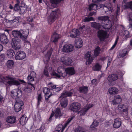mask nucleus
<instances>
[{
	"mask_svg": "<svg viewBox=\"0 0 132 132\" xmlns=\"http://www.w3.org/2000/svg\"><path fill=\"white\" fill-rule=\"evenodd\" d=\"M79 91L81 93H87L88 92V87L85 86L81 87L79 88Z\"/></svg>",
	"mask_w": 132,
	"mask_h": 132,
	"instance_id": "obj_37",
	"label": "nucleus"
},
{
	"mask_svg": "<svg viewBox=\"0 0 132 132\" xmlns=\"http://www.w3.org/2000/svg\"><path fill=\"white\" fill-rule=\"evenodd\" d=\"M98 7L96 4L92 3L89 5L88 10L89 11L92 10L96 11Z\"/></svg>",
	"mask_w": 132,
	"mask_h": 132,
	"instance_id": "obj_39",
	"label": "nucleus"
},
{
	"mask_svg": "<svg viewBox=\"0 0 132 132\" xmlns=\"http://www.w3.org/2000/svg\"><path fill=\"white\" fill-rule=\"evenodd\" d=\"M93 106V104H90L87 105L84 108L82 109L79 112L80 113V116H81L84 115L87 111Z\"/></svg>",
	"mask_w": 132,
	"mask_h": 132,
	"instance_id": "obj_18",
	"label": "nucleus"
},
{
	"mask_svg": "<svg viewBox=\"0 0 132 132\" xmlns=\"http://www.w3.org/2000/svg\"><path fill=\"white\" fill-rule=\"evenodd\" d=\"M20 18V17H15L13 20H10L9 21L11 22V23H14V22H16V23H18L19 22V20Z\"/></svg>",
	"mask_w": 132,
	"mask_h": 132,
	"instance_id": "obj_52",
	"label": "nucleus"
},
{
	"mask_svg": "<svg viewBox=\"0 0 132 132\" xmlns=\"http://www.w3.org/2000/svg\"><path fill=\"white\" fill-rule=\"evenodd\" d=\"M120 7H118V6L117 10L115 13V15H116V18H117L120 12Z\"/></svg>",
	"mask_w": 132,
	"mask_h": 132,
	"instance_id": "obj_60",
	"label": "nucleus"
},
{
	"mask_svg": "<svg viewBox=\"0 0 132 132\" xmlns=\"http://www.w3.org/2000/svg\"><path fill=\"white\" fill-rule=\"evenodd\" d=\"M124 6L126 8H130L132 11V1L127 2H125Z\"/></svg>",
	"mask_w": 132,
	"mask_h": 132,
	"instance_id": "obj_40",
	"label": "nucleus"
},
{
	"mask_svg": "<svg viewBox=\"0 0 132 132\" xmlns=\"http://www.w3.org/2000/svg\"><path fill=\"white\" fill-rule=\"evenodd\" d=\"M60 36V35L57 34L56 32H54L51 36V40L52 42L55 43L57 42Z\"/></svg>",
	"mask_w": 132,
	"mask_h": 132,
	"instance_id": "obj_13",
	"label": "nucleus"
},
{
	"mask_svg": "<svg viewBox=\"0 0 132 132\" xmlns=\"http://www.w3.org/2000/svg\"><path fill=\"white\" fill-rule=\"evenodd\" d=\"M98 7L97 9H100V8L103 7V9L104 7H105V5L103 4H99L97 5Z\"/></svg>",
	"mask_w": 132,
	"mask_h": 132,
	"instance_id": "obj_63",
	"label": "nucleus"
},
{
	"mask_svg": "<svg viewBox=\"0 0 132 132\" xmlns=\"http://www.w3.org/2000/svg\"><path fill=\"white\" fill-rule=\"evenodd\" d=\"M13 78L9 76L3 77L2 75L0 74V82H2L4 79L6 80L8 79L11 80Z\"/></svg>",
	"mask_w": 132,
	"mask_h": 132,
	"instance_id": "obj_43",
	"label": "nucleus"
},
{
	"mask_svg": "<svg viewBox=\"0 0 132 132\" xmlns=\"http://www.w3.org/2000/svg\"><path fill=\"white\" fill-rule=\"evenodd\" d=\"M111 21L108 20L106 22H105L104 24H103L102 25L103 28L105 29H109L111 27Z\"/></svg>",
	"mask_w": 132,
	"mask_h": 132,
	"instance_id": "obj_33",
	"label": "nucleus"
},
{
	"mask_svg": "<svg viewBox=\"0 0 132 132\" xmlns=\"http://www.w3.org/2000/svg\"><path fill=\"white\" fill-rule=\"evenodd\" d=\"M65 127L64 126H63L62 124H59L58 127L56 128V131H57L59 132H63Z\"/></svg>",
	"mask_w": 132,
	"mask_h": 132,
	"instance_id": "obj_44",
	"label": "nucleus"
},
{
	"mask_svg": "<svg viewBox=\"0 0 132 132\" xmlns=\"http://www.w3.org/2000/svg\"><path fill=\"white\" fill-rule=\"evenodd\" d=\"M20 84V83L18 81L16 80L15 79L13 78L11 80L7 81L6 85L7 86H11L13 85L18 86Z\"/></svg>",
	"mask_w": 132,
	"mask_h": 132,
	"instance_id": "obj_16",
	"label": "nucleus"
},
{
	"mask_svg": "<svg viewBox=\"0 0 132 132\" xmlns=\"http://www.w3.org/2000/svg\"><path fill=\"white\" fill-rule=\"evenodd\" d=\"M6 121L9 123L14 124L16 122V117L12 116L7 117L6 119Z\"/></svg>",
	"mask_w": 132,
	"mask_h": 132,
	"instance_id": "obj_27",
	"label": "nucleus"
},
{
	"mask_svg": "<svg viewBox=\"0 0 132 132\" xmlns=\"http://www.w3.org/2000/svg\"><path fill=\"white\" fill-rule=\"evenodd\" d=\"M0 40L2 43L6 44L8 42V39L6 35L3 33L0 35Z\"/></svg>",
	"mask_w": 132,
	"mask_h": 132,
	"instance_id": "obj_20",
	"label": "nucleus"
},
{
	"mask_svg": "<svg viewBox=\"0 0 132 132\" xmlns=\"http://www.w3.org/2000/svg\"><path fill=\"white\" fill-rule=\"evenodd\" d=\"M27 80L28 82H30L34 80V77L31 75H29L27 77Z\"/></svg>",
	"mask_w": 132,
	"mask_h": 132,
	"instance_id": "obj_59",
	"label": "nucleus"
},
{
	"mask_svg": "<svg viewBox=\"0 0 132 132\" xmlns=\"http://www.w3.org/2000/svg\"><path fill=\"white\" fill-rule=\"evenodd\" d=\"M65 71L67 73L68 76L74 75L75 73V71L73 67H68L65 69Z\"/></svg>",
	"mask_w": 132,
	"mask_h": 132,
	"instance_id": "obj_29",
	"label": "nucleus"
},
{
	"mask_svg": "<svg viewBox=\"0 0 132 132\" xmlns=\"http://www.w3.org/2000/svg\"><path fill=\"white\" fill-rule=\"evenodd\" d=\"M11 96L15 98H19L22 95L21 90L18 89L13 90L11 91Z\"/></svg>",
	"mask_w": 132,
	"mask_h": 132,
	"instance_id": "obj_9",
	"label": "nucleus"
},
{
	"mask_svg": "<svg viewBox=\"0 0 132 132\" xmlns=\"http://www.w3.org/2000/svg\"><path fill=\"white\" fill-rule=\"evenodd\" d=\"M52 7H55L57 6V4L60 2V0H50V1Z\"/></svg>",
	"mask_w": 132,
	"mask_h": 132,
	"instance_id": "obj_38",
	"label": "nucleus"
},
{
	"mask_svg": "<svg viewBox=\"0 0 132 132\" xmlns=\"http://www.w3.org/2000/svg\"><path fill=\"white\" fill-rule=\"evenodd\" d=\"M81 106V105L79 103L74 102L70 105L69 109L73 112H77L80 110Z\"/></svg>",
	"mask_w": 132,
	"mask_h": 132,
	"instance_id": "obj_6",
	"label": "nucleus"
},
{
	"mask_svg": "<svg viewBox=\"0 0 132 132\" xmlns=\"http://www.w3.org/2000/svg\"><path fill=\"white\" fill-rule=\"evenodd\" d=\"M97 19L102 25L103 24H104L105 22H106L107 21H108L109 19V17L106 16H98Z\"/></svg>",
	"mask_w": 132,
	"mask_h": 132,
	"instance_id": "obj_24",
	"label": "nucleus"
},
{
	"mask_svg": "<svg viewBox=\"0 0 132 132\" xmlns=\"http://www.w3.org/2000/svg\"><path fill=\"white\" fill-rule=\"evenodd\" d=\"M20 7L19 6V4L16 3L15 4V6L14 7V10L16 11H18L20 10Z\"/></svg>",
	"mask_w": 132,
	"mask_h": 132,
	"instance_id": "obj_56",
	"label": "nucleus"
},
{
	"mask_svg": "<svg viewBox=\"0 0 132 132\" xmlns=\"http://www.w3.org/2000/svg\"><path fill=\"white\" fill-rule=\"evenodd\" d=\"M79 31L78 29H74L71 32L70 36L72 38H75L79 36Z\"/></svg>",
	"mask_w": 132,
	"mask_h": 132,
	"instance_id": "obj_28",
	"label": "nucleus"
},
{
	"mask_svg": "<svg viewBox=\"0 0 132 132\" xmlns=\"http://www.w3.org/2000/svg\"><path fill=\"white\" fill-rule=\"evenodd\" d=\"M48 87H49L50 89H54V88H55L56 87V85H54L51 82L48 84Z\"/></svg>",
	"mask_w": 132,
	"mask_h": 132,
	"instance_id": "obj_54",
	"label": "nucleus"
},
{
	"mask_svg": "<svg viewBox=\"0 0 132 132\" xmlns=\"http://www.w3.org/2000/svg\"><path fill=\"white\" fill-rule=\"evenodd\" d=\"M12 47L15 50H18L21 48V42L20 39L17 38H14L12 39L11 42Z\"/></svg>",
	"mask_w": 132,
	"mask_h": 132,
	"instance_id": "obj_2",
	"label": "nucleus"
},
{
	"mask_svg": "<svg viewBox=\"0 0 132 132\" xmlns=\"http://www.w3.org/2000/svg\"><path fill=\"white\" fill-rule=\"evenodd\" d=\"M122 101L121 97L119 95L115 96L113 100L111 101L112 104L113 105L118 104Z\"/></svg>",
	"mask_w": 132,
	"mask_h": 132,
	"instance_id": "obj_19",
	"label": "nucleus"
},
{
	"mask_svg": "<svg viewBox=\"0 0 132 132\" xmlns=\"http://www.w3.org/2000/svg\"><path fill=\"white\" fill-rule=\"evenodd\" d=\"M29 33L28 30L23 31V30H20V38L24 41V42H28L27 39Z\"/></svg>",
	"mask_w": 132,
	"mask_h": 132,
	"instance_id": "obj_5",
	"label": "nucleus"
},
{
	"mask_svg": "<svg viewBox=\"0 0 132 132\" xmlns=\"http://www.w3.org/2000/svg\"><path fill=\"white\" fill-rule=\"evenodd\" d=\"M118 109L121 112H126L127 109L126 105L122 104H119L118 106Z\"/></svg>",
	"mask_w": 132,
	"mask_h": 132,
	"instance_id": "obj_32",
	"label": "nucleus"
},
{
	"mask_svg": "<svg viewBox=\"0 0 132 132\" xmlns=\"http://www.w3.org/2000/svg\"><path fill=\"white\" fill-rule=\"evenodd\" d=\"M100 51L101 49L99 46H97L96 48L95 49L94 51V55L96 57L99 55Z\"/></svg>",
	"mask_w": 132,
	"mask_h": 132,
	"instance_id": "obj_46",
	"label": "nucleus"
},
{
	"mask_svg": "<svg viewBox=\"0 0 132 132\" xmlns=\"http://www.w3.org/2000/svg\"><path fill=\"white\" fill-rule=\"evenodd\" d=\"M14 64V62L13 60H9L7 62L6 65L8 68H11L13 67Z\"/></svg>",
	"mask_w": 132,
	"mask_h": 132,
	"instance_id": "obj_42",
	"label": "nucleus"
},
{
	"mask_svg": "<svg viewBox=\"0 0 132 132\" xmlns=\"http://www.w3.org/2000/svg\"><path fill=\"white\" fill-rule=\"evenodd\" d=\"M54 114H55V116L56 119L59 118L62 116V114L61 112L60 109L59 108H56L55 113H52L50 117L52 118Z\"/></svg>",
	"mask_w": 132,
	"mask_h": 132,
	"instance_id": "obj_21",
	"label": "nucleus"
},
{
	"mask_svg": "<svg viewBox=\"0 0 132 132\" xmlns=\"http://www.w3.org/2000/svg\"><path fill=\"white\" fill-rule=\"evenodd\" d=\"M52 49H50V50L48 51L46 54L45 55L44 57L43 58V61L46 64V65L45 66V69L47 70V68L48 67L47 64L50 61V56L52 54Z\"/></svg>",
	"mask_w": 132,
	"mask_h": 132,
	"instance_id": "obj_4",
	"label": "nucleus"
},
{
	"mask_svg": "<svg viewBox=\"0 0 132 132\" xmlns=\"http://www.w3.org/2000/svg\"><path fill=\"white\" fill-rule=\"evenodd\" d=\"M28 120L27 118L24 115H23L20 118L19 122L21 125H24L26 123Z\"/></svg>",
	"mask_w": 132,
	"mask_h": 132,
	"instance_id": "obj_34",
	"label": "nucleus"
},
{
	"mask_svg": "<svg viewBox=\"0 0 132 132\" xmlns=\"http://www.w3.org/2000/svg\"><path fill=\"white\" fill-rule=\"evenodd\" d=\"M75 132H85L82 128L80 126H79L76 128L75 129Z\"/></svg>",
	"mask_w": 132,
	"mask_h": 132,
	"instance_id": "obj_53",
	"label": "nucleus"
},
{
	"mask_svg": "<svg viewBox=\"0 0 132 132\" xmlns=\"http://www.w3.org/2000/svg\"><path fill=\"white\" fill-rule=\"evenodd\" d=\"M75 46L76 48H80L82 46L83 42L80 38H77L75 40Z\"/></svg>",
	"mask_w": 132,
	"mask_h": 132,
	"instance_id": "obj_25",
	"label": "nucleus"
},
{
	"mask_svg": "<svg viewBox=\"0 0 132 132\" xmlns=\"http://www.w3.org/2000/svg\"><path fill=\"white\" fill-rule=\"evenodd\" d=\"M86 64H89L93 61L94 59V57L91 55V52H88L86 54Z\"/></svg>",
	"mask_w": 132,
	"mask_h": 132,
	"instance_id": "obj_12",
	"label": "nucleus"
},
{
	"mask_svg": "<svg viewBox=\"0 0 132 132\" xmlns=\"http://www.w3.org/2000/svg\"><path fill=\"white\" fill-rule=\"evenodd\" d=\"M91 23V27L95 29H99L101 28L102 26L100 23H97L95 22H93Z\"/></svg>",
	"mask_w": 132,
	"mask_h": 132,
	"instance_id": "obj_36",
	"label": "nucleus"
},
{
	"mask_svg": "<svg viewBox=\"0 0 132 132\" xmlns=\"http://www.w3.org/2000/svg\"><path fill=\"white\" fill-rule=\"evenodd\" d=\"M103 11L106 13H108V12L110 11L111 12L113 11V8L112 7L105 6L103 8Z\"/></svg>",
	"mask_w": 132,
	"mask_h": 132,
	"instance_id": "obj_41",
	"label": "nucleus"
},
{
	"mask_svg": "<svg viewBox=\"0 0 132 132\" xmlns=\"http://www.w3.org/2000/svg\"><path fill=\"white\" fill-rule=\"evenodd\" d=\"M61 60L64 64L68 65L71 64L72 62V60L68 57H63L61 58Z\"/></svg>",
	"mask_w": 132,
	"mask_h": 132,
	"instance_id": "obj_17",
	"label": "nucleus"
},
{
	"mask_svg": "<svg viewBox=\"0 0 132 132\" xmlns=\"http://www.w3.org/2000/svg\"><path fill=\"white\" fill-rule=\"evenodd\" d=\"M22 90L24 92L29 93L31 91V89L27 87H25L23 88Z\"/></svg>",
	"mask_w": 132,
	"mask_h": 132,
	"instance_id": "obj_55",
	"label": "nucleus"
},
{
	"mask_svg": "<svg viewBox=\"0 0 132 132\" xmlns=\"http://www.w3.org/2000/svg\"><path fill=\"white\" fill-rule=\"evenodd\" d=\"M106 35L107 33L103 30H99L97 32V36L101 42L104 40Z\"/></svg>",
	"mask_w": 132,
	"mask_h": 132,
	"instance_id": "obj_11",
	"label": "nucleus"
},
{
	"mask_svg": "<svg viewBox=\"0 0 132 132\" xmlns=\"http://www.w3.org/2000/svg\"><path fill=\"white\" fill-rule=\"evenodd\" d=\"M101 66L97 63L93 68V69L94 71H99L101 69Z\"/></svg>",
	"mask_w": 132,
	"mask_h": 132,
	"instance_id": "obj_50",
	"label": "nucleus"
},
{
	"mask_svg": "<svg viewBox=\"0 0 132 132\" xmlns=\"http://www.w3.org/2000/svg\"><path fill=\"white\" fill-rule=\"evenodd\" d=\"M44 128V127L42 126L39 129L36 130L35 132H42Z\"/></svg>",
	"mask_w": 132,
	"mask_h": 132,
	"instance_id": "obj_62",
	"label": "nucleus"
},
{
	"mask_svg": "<svg viewBox=\"0 0 132 132\" xmlns=\"http://www.w3.org/2000/svg\"><path fill=\"white\" fill-rule=\"evenodd\" d=\"M26 57V54L24 51H20L17 52L15 55V59L16 60H22Z\"/></svg>",
	"mask_w": 132,
	"mask_h": 132,
	"instance_id": "obj_10",
	"label": "nucleus"
},
{
	"mask_svg": "<svg viewBox=\"0 0 132 132\" xmlns=\"http://www.w3.org/2000/svg\"><path fill=\"white\" fill-rule=\"evenodd\" d=\"M60 104L61 107L63 108H65L66 107L68 104L67 98L63 97L61 100Z\"/></svg>",
	"mask_w": 132,
	"mask_h": 132,
	"instance_id": "obj_30",
	"label": "nucleus"
},
{
	"mask_svg": "<svg viewBox=\"0 0 132 132\" xmlns=\"http://www.w3.org/2000/svg\"><path fill=\"white\" fill-rule=\"evenodd\" d=\"M51 73V75L55 76L56 77L59 78H60L61 76L64 78H66L67 77H68L67 73L65 71L64 72L62 73L60 75L57 74L54 71H53Z\"/></svg>",
	"mask_w": 132,
	"mask_h": 132,
	"instance_id": "obj_23",
	"label": "nucleus"
},
{
	"mask_svg": "<svg viewBox=\"0 0 132 132\" xmlns=\"http://www.w3.org/2000/svg\"><path fill=\"white\" fill-rule=\"evenodd\" d=\"M15 54V53L14 50L12 49H10L7 51L6 55L10 59L12 58Z\"/></svg>",
	"mask_w": 132,
	"mask_h": 132,
	"instance_id": "obj_35",
	"label": "nucleus"
},
{
	"mask_svg": "<svg viewBox=\"0 0 132 132\" xmlns=\"http://www.w3.org/2000/svg\"><path fill=\"white\" fill-rule=\"evenodd\" d=\"M99 122L96 120H94L93 122L92 125L90 126L91 128H93L96 127L98 125Z\"/></svg>",
	"mask_w": 132,
	"mask_h": 132,
	"instance_id": "obj_49",
	"label": "nucleus"
},
{
	"mask_svg": "<svg viewBox=\"0 0 132 132\" xmlns=\"http://www.w3.org/2000/svg\"><path fill=\"white\" fill-rule=\"evenodd\" d=\"M54 114H55V116L56 119L59 118L62 116V114L61 112L60 109L59 108H56L55 113H52L50 117L52 118Z\"/></svg>",
	"mask_w": 132,
	"mask_h": 132,
	"instance_id": "obj_22",
	"label": "nucleus"
},
{
	"mask_svg": "<svg viewBox=\"0 0 132 132\" xmlns=\"http://www.w3.org/2000/svg\"><path fill=\"white\" fill-rule=\"evenodd\" d=\"M108 91L111 95H114L118 93V90L115 87H112L108 89Z\"/></svg>",
	"mask_w": 132,
	"mask_h": 132,
	"instance_id": "obj_31",
	"label": "nucleus"
},
{
	"mask_svg": "<svg viewBox=\"0 0 132 132\" xmlns=\"http://www.w3.org/2000/svg\"><path fill=\"white\" fill-rule=\"evenodd\" d=\"M43 92L45 94L46 101L48 103H50L51 100L50 98L53 95L50 92V89L46 87L44 88L43 89Z\"/></svg>",
	"mask_w": 132,
	"mask_h": 132,
	"instance_id": "obj_3",
	"label": "nucleus"
},
{
	"mask_svg": "<svg viewBox=\"0 0 132 132\" xmlns=\"http://www.w3.org/2000/svg\"><path fill=\"white\" fill-rule=\"evenodd\" d=\"M121 120L120 119L116 118L114 120L113 127L115 128H119L121 125Z\"/></svg>",
	"mask_w": 132,
	"mask_h": 132,
	"instance_id": "obj_15",
	"label": "nucleus"
},
{
	"mask_svg": "<svg viewBox=\"0 0 132 132\" xmlns=\"http://www.w3.org/2000/svg\"><path fill=\"white\" fill-rule=\"evenodd\" d=\"M94 19L92 17H85L83 19L82 21L84 22H86L90 21H93Z\"/></svg>",
	"mask_w": 132,
	"mask_h": 132,
	"instance_id": "obj_48",
	"label": "nucleus"
},
{
	"mask_svg": "<svg viewBox=\"0 0 132 132\" xmlns=\"http://www.w3.org/2000/svg\"><path fill=\"white\" fill-rule=\"evenodd\" d=\"M13 35L15 37H17L18 38V37L20 38V31L16 30L13 31L12 32Z\"/></svg>",
	"mask_w": 132,
	"mask_h": 132,
	"instance_id": "obj_47",
	"label": "nucleus"
},
{
	"mask_svg": "<svg viewBox=\"0 0 132 132\" xmlns=\"http://www.w3.org/2000/svg\"><path fill=\"white\" fill-rule=\"evenodd\" d=\"M27 9V7L26 6H21L19 10V12L20 14H23L26 11Z\"/></svg>",
	"mask_w": 132,
	"mask_h": 132,
	"instance_id": "obj_45",
	"label": "nucleus"
},
{
	"mask_svg": "<svg viewBox=\"0 0 132 132\" xmlns=\"http://www.w3.org/2000/svg\"><path fill=\"white\" fill-rule=\"evenodd\" d=\"M74 49V46L72 45L68 44L63 46L62 51L63 52L69 53L73 51Z\"/></svg>",
	"mask_w": 132,
	"mask_h": 132,
	"instance_id": "obj_7",
	"label": "nucleus"
},
{
	"mask_svg": "<svg viewBox=\"0 0 132 132\" xmlns=\"http://www.w3.org/2000/svg\"><path fill=\"white\" fill-rule=\"evenodd\" d=\"M60 13L59 10L56 9L52 11L48 19V22L49 24H51L54 22L57 18L58 15Z\"/></svg>",
	"mask_w": 132,
	"mask_h": 132,
	"instance_id": "obj_1",
	"label": "nucleus"
},
{
	"mask_svg": "<svg viewBox=\"0 0 132 132\" xmlns=\"http://www.w3.org/2000/svg\"><path fill=\"white\" fill-rule=\"evenodd\" d=\"M128 20L130 22L132 20V13H130L128 15Z\"/></svg>",
	"mask_w": 132,
	"mask_h": 132,
	"instance_id": "obj_64",
	"label": "nucleus"
},
{
	"mask_svg": "<svg viewBox=\"0 0 132 132\" xmlns=\"http://www.w3.org/2000/svg\"><path fill=\"white\" fill-rule=\"evenodd\" d=\"M127 53V50L126 49H124L120 53L119 55L120 57H123L126 55Z\"/></svg>",
	"mask_w": 132,
	"mask_h": 132,
	"instance_id": "obj_51",
	"label": "nucleus"
},
{
	"mask_svg": "<svg viewBox=\"0 0 132 132\" xmlns=\"http://www.w3.org/2000/svg\"><path fill=\"white\" fill-rule=\"evenodd\" d=\"M73 90L71 89L70 91H68L65 90L63 91V92L61 94V96L60 97H63L66 98L68 96H71L73 94Z\"/></svg>",
	"mask_w": 132,
	"mask_h": 132,
	"instance_id": "obj_14",
	"label": "nucleus"
},
{
	"mask_svg": "<svg viewBox=\"0 0 132 132\" xmlns=\"http://www.w3.org/2000/svg\"><path fill=\"white\" fill-rule=\"evenodd\" d=\"M73 118V117H71L69 118L68 120L64 124V126L65 127H67V125L70 123L71 120Z\"/></svg>",
	"mask_w": 132,
	"mask_h": 132,
	"instance_id": "obj_57",
	"label": "nucleus"
},
{
	"mask_svg": "<svg viewBox=\"0 0 132 132\" xmlns=\"http://www.w3.org/2000/svg\"><path fill=\"white\" fill-rule=\"evenodd\" d=\"M118 79V76L115 74H112L109 75L108 78V80L111 83L113 81H116Z\"/></svg>",
	"mask_w": 132,
	"mask_h": 132,
	"instance_id": "obj_26",
	"label": "nucleus"
},
{
	"mask_svg": "<svg viewBox=\"0 0 132 132\" xmlns=\"http://www.w3.org/2000/svg\"><path fill=\"white\" fill-rule=\"evenodd\" d=\"M62 87H58L56 85V87L54 88L56 92H58L62 89Z\"/></svg>",
	"mask_w": 132,
	"mask_h": 132,
	"instance_id": "obj_61",
	"label": "nucleus"
},
{
	"mask_svg": "<svg viewBox=\"0 0 132 132\" xmlns=\"http://www.w3.org/2000/svg\"><path fill=\"white\" fill-rule=\"evenodd\" d=\"M14 106L15 111L16 112L20 111L22 109V106L23 105V102L20 100H16Z\"/></svg>",
	"mask_w": 132,
	"mask_h": 132,
	"instance_id": "obj_8",
	"label": "nucleus"
},
{
	"mask_svg": "<svg viewBox=\"0 0 132 132\" xmlns=\"http://www.w3.org/2000/svg\"><path fill=\"white\" fill-rule=\"evenodd\" d=\"M73 118V117H71L69 118L68 120L64 124V126L65 127H67V125L70 123L71 120Z\"/></svg>",
	"mask_w": 132,
	"mask_h": 132,
	"instance_id": "obj_58",
	"label": "nucleus"
}]
</instances>
